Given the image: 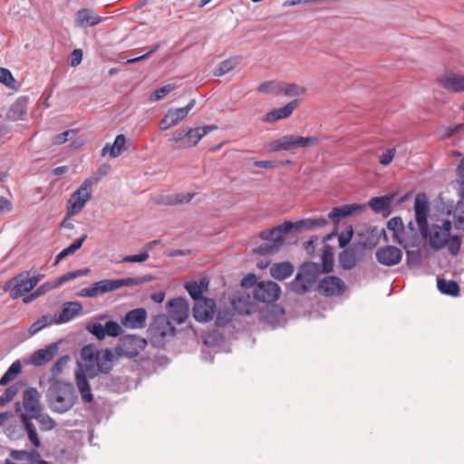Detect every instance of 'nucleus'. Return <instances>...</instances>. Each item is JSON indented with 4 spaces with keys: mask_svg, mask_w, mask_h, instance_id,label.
<instances>
[{
    "mask_svg": "<svg viewBox=\"0 0 464 464\" xmlns=\"http://www.w3.org/2000/svg\"><path fill=\"white\" fill-rule=\"evenodd\" d=\"M395 194H388L382 197L372 198L369 201V207L376 213H382L390 208Z\"/></svg>",
    "mask_w": 464,
    "mask_h": 464,
    "instance_id": "f704fd0d",
    "label": "nucleus"
},
{
    "mask_svg": "<svg viewBox=\"0 0 464 464\" xmlns=\"http://www.w3.org/2000/svg\"><path fill=\"white\" fill-rule=\"evenodd\" d=\"M438 289L444 295L451 296H457L459 293V285L456 281L438 279L437 281Z\"/></svg>",
    "mask_w": 464,
    "mask_h": 464,
    "instance_id": "a19ab883",
    "label": "nucleus"
},
{
    "mask_svg": "<svg viewBox=\"0 0 464 464\" xmlns=\"http://www.w3.org/2000/svg\"><path fill=\"white\" fill-rule=\"evenodd\" d=\"M125 143H126L125 135H123V134L117 135L115 138V140L111 146L106 145L102 149V155L109 153L110 156L112 158H116V157L120 156L124 149Z\"/></svg>",
    "mask_w": 464,
    "mask_h": 464,
    "instance_id": "e433bc0d",
    "label": "nucleus"
},
{
    "mask_svg": "<svg viewBox=\"0 0 464 464\" xmlns=\"http://www.w3.org/2000/svg\"><path fill=\"white\" fill-rule=\"evenodd\" d=\"M15 411L19 413L20 420L25 430L30 442L34 448L41 447L36 428L32 422V416L43 411L41 394L36 388L29 387L23 392L22 401L15 403Z\"/></svg>",
    "mask_w": 464,
    "mask_h": 464,
    "instance_id": "f03ea898",
    "label": "nucleus"
},
{
    "mask_svg": "<svg viewBox=\"0 0 464 464\" xmlns=\"http://www.w3.org/2000/svg\"><path fill=\"white\" fill-rule=\"evenodd\" d=\"M327 224L325 218H307L296 222L285 221L283 224L272 228L271 230L262 231L260 237L266 241L258 246L256 253L261 255L272 254L285 244L284 235L292 230L301 231L302 229H312L318 227H324Z\"/></svg>",
    "mask_w": 464,
    "mask_h": 464,
    "instance_id": "f257e3e1",
    "label": "nucleus"
},
{
    "mask_svg": "<svg viewBox=\"0 0 464 464\" xmlns=\"http://www.w3.org/2000/svg\"><path fill=\"white\" fill-rule=\"evenodd\" d=\"M216 312V303L213 299H200L194 304L193 316L198 322H208L213 319Z\"/></svg>",
    "mask_w": 464,
    "mask_h": 464,
    "instance_id": "2eb2a0df",
    "label": "nucleus"
},
{
    "mask_svg": "<svg viewBox=\"0 0 464 464\" xmlns=\"http://www.w3.org/2000/svg\"><path fill=\"white\" fill-rule=\"evenodd\" d=\"M86 375L88 374L85 372H83V369L79 368L75 372V381L82 400L84 402L90 403L92 401L93 396L92 393L91 386L87 381Z\"/></svg>",
    "mask_w": 464,
    "mask_h": 464,
    "instance_id": "cd10ccee",
    "label": "nucleus"
},
{
    "mask_svg": "<svg viewBox=\"0 0 464 464\" xmlns=\"http://www.w3.org/2000/svg\"><path fill=\"white\" fill-rule=\"evenodd\" d=\"M208 280L207 278L200 279L199 283L193 281L188 282L185 285V288L191 296V298L197 303L200 299H205L202 296L203 293L208 290Z\"/></svg>",
    "mask_w": 464,
    "mask_h": 464,
    "instance_id": "2f4dec72",
    "label": "nucleus"
},
{
    "mask_svg": "<svg viewBox=\"0 0 464 464\" xmlns=\"http://www.w3.org/2000/svg\"><path fill=\"white\" fill-rule=\"evenodd\" d=\"M168 314L177 324H182L189 314V305L186 299L178 297L168 302Z\"/></svg>",
    "mask_w": 464,
    "mask_h": 464,
    "instance_id": "4468645a",
    "label": "nucleus"
},
{
    "mask_svg": "<svg viewBox=\"0 0 464 464\" xmlns=\"http://www.w3.org/2000/svg\"><path fill=\"white\" fill-rule=\"evenodd\" d=\"M82 60V51L81 49H75L71 54V65L75 67L81 63Z\"/></svg>",
    "mask_w": 464,
    "mask_h": 464,
    "instance_id": "0e129e2a",
    "label": "nucleus"
},
{
    "mask_svg": "<svg viewBox=\"0 0 464 464\" xmlns=\"http://www.w3.org/2000/svg\"><path fill=\"white\" fill-rule=\"evenodd\" d=\"M451 228L452 223L450 220H444L441 226L432 225L429 227L426 238L431 248L440 250L447 246L451 255H458L461 247V237L450 236Z\"/></svg>",
    "mask_w": 464,
    "mask_h": 464,
    "instance_id": "7ed1b4c3",
    "label": "nucleus"
},
{
    "mask_svg": "<svg viewBox=\"0 0 464 464\" xmlns=\"http://www.w3.org/2000/svg\"><path fill=\"white\" fill-rule=\"evenodd\" d=\"M69 360H70V357L68 355L60 357L51 368L52 375L53 377L59 376L63 372V371L64 367L66 366V364L68 363Z\"/></svg>",
    "mask_w": 464,
    "mask_h": 464,
    "instance_id": "864d4df0",
    "label": "nucleus"
},
{
    "mask_svg": "<svg viewBox=\"0 0 464 464\" xmlns=\"http://www.w3.org/2000/svg\"><path fill=\"white\" fill-rule=\"evenodd\" d=\"M297 106V100L291 101L285 106L274 109L266 113L262 118V121L265 123H274L277 121L287 119L292 115Z\"/></svg>",
    "mask_w": 464,
    "mask_h": 464,
    "instance_id": "aec40b11",
    "label": "nucleus"
},
{
    "mask_svg": "<svg viewBox=\"0 0 464 464\" xmlns=\"http://www.w3.org/2000/svg\"><path fill=\"white\" fill-rule=\"evenodd\" d=\"M101 353L92 345H86L81 351V357L83 362L82 365L79 368H82L90 377L95 376V363L99 361Z\"/></svg>",
    "mask_w": 464,
    "mask_h": 464,
    "instance_id": "6ab92c4d",
    "label": "nucleus"
},
{
    "mask_svg": "<svg viewBox=\"0 0 464 464\" xmlns=\"http://www.w3.org/2000/svg\"><path fill=\"white\" fill-rule=\"evenodd\" d=\"M22 366L19 361L14 362L8 370L5 372V374L0 379V385L5 386L11 381L14 380L17 375L21 372Z\"/></svg>",
    "mask_w": 464,
    "mask_h": 464,
    "instance_id": "37998d69",
    "label": "nucleus"
},
{
    "mask_svg": "<svg viewBox=\"0 0 464 464\" xmlns=\"http://www.w3.org/2000/svg\"><path fill=\"white\" fill-rule=\"evenodd\" d=\"M20 390V384L14 383L9 386L5 392L0 396V405L5 406L14 400Z\"/></svg>",
    "mask_w": 464,
    "mask_h": 464,
    "instance_id": "49530a36",
    "label": "nucleus"
},
{
    "mask_svg": "<svg viewBox=\"0 0 464 464\" xmlns=\"http://www.w3.org/2000/svg\"><path fill=\"white\" fill-rule=\"evenodd\" d=\"M419 242H409L406 240L401 245L406 250V259L409 266H418L421 263V253L419 248L411 249V247H418Z\"/></svg>",
    "mask_w": 464,
    "mask_h": 464,
    "instance_id": "72a5a7b5",
    "label": "nucleus"
},
{
    "mask_svg": "<svg viewBox=\"0 0 464 464\" xmlns=\"http://www.w3.org/2000/svg\"><path fill=\"white\" fill-rule=\"evenodd\" d=\"M35 420L38 422L40 430L43 431L52 430L56 426L55 420L47 413H44L43 411H39L34 416H32V420Z\"/></svg>",
    "mask_w": 464,
    "mask_h": 464,
    "instance_id": "79ce46f5",
    "label": "nucleus"
},
{
    "mask_svg": "<svg viewBox=\"0 0 464 464\" xmlns=\"http://www.w3.org/2000/svg\"><path fill=\"white\" fill-rule=\"evenodd\" d=\"M58 353V343H53L43 349L35 351L30 359L34 366H41L49 362Z\"/></svg>",
    "mask_w": 464,
    "mask_h": 464,
    "instance_id": "4be33fe9",
    "label": "nucleus"
},
{
    "mask_svg": "<svg viewBox=\"0 0 464 464\" xmlns=\"http://www.w3.org/2000/svg\"><path fill=\"white\" fill-rule=\"evenodd\" d=\"M321 274V264L314 262L304 264L290 284L291 290L298 295L308 292L314 286Z\"/></svg>",
    "mask_w": 464,
    "mask_h": 464,
    "instance_id": "423d86ee",
    "label": "nucleus"
},
{
    "mask_svg": "<svg viewBox=\"0 0 464 464\" xmlns=\"http://www.w3.org/2000/svg\"><path fill=\"white\" fill-rule=\"evenodd\" d=\"M415 220L418 224L420 232L423 237H427L428 233V215L429 204L425 196L417 195L414 200Z\"/></svg>",
    "mask_w": 464,
    "mask_h": 464,
    "instance_id": "ddd939ff",
    "label": "nucleus"
},
{
    "mask_svg": "<svg viewBox=\"0 0 464 464\" xmlns=\"http://www.w3.org/2000/svg\"><path fill=\"white\" fill-rule=\"evenodd\" d=\"M396 154V149H388L384 153L379 157V162L382 166H388L392 163Z\"/></svg>",
    "mask_w": 464,
    "mask_h": 464,
    "instance_id": "6e6d98bb",
    "label": "nucleus"
},
{
    "mask_svg": "<svg viewBox=\"0 0 464 464\" xmlns=\"http://www.w3.org/2000/svg\"><path fill=\"white\" fill-rule=\"evenodd\" d=\"M376 259L386 266H392L399 264L402 258V252L400 248L393 246L380 247L376 251Z\"/></svg>",
    "mask_w": 464,
    "mask_h": 464,
    "instance_id": "f3484780",
    "label": "nucleus"
},
{
    "mask_svg": "<svg viewBox=\"0 0 464 464\" xmlns=\"http://www.w3.org/2000/svg\"><path fill=\"white\" fill-rule=\"evenodd\" d=\"M103 18L90 8H82L77 11L75 23L78 26H94L100 24Z\"/></svg>",
    "mask_w": 464,
    "mask_h": 464,
    "instance_id": "a878e982",
    "label": "nucleus"
},
{
    "mask_svg": "<svg viewBox=\"0 0 464 464\" xmlns=\"http://www.w3.org/2000/svg\"><path fill=\"white\" fill-rule=\"evenodd\" d=\"M293 273L294 266L289 262L276 263L270 268L271 276L280 281L291 276Z\"/></svg>",
    "mask_w": 464,
    "mask_h": 464,
    "instance_id": "473e14b6",
    "label": "nucleus"
},
{
    "mask_svg": "<svg viewBox=\"0 0 464 464\" xmlns=\"http://www.w3.org/2000/svg\"><path fill=\"white\" fill-rule=\"evenodd\" d=\"M54 323L53 319H52L48 315H43L40 319L35 321L29 328V333L31 335L37 334L39 331L44 329L45 326L52 324Z\"/></svg>",
    "mask_w": 464,
    "mask_h": 464,
    "instance_id": "09e8293b",
    "label": "nucleus"
},
{
    "mask_svg": "<svg viewBox=\"0 0 464 464\" xmlns=\"http://www.w3.org/2000/svg\"><path fill=\"white\" fill-rule=\"evenodd\" d=\"M150 276H138L116 279L117 290L121 287H130L142 285L150 281Z\"/></svg>",
    "mask_w": 464,
    "mask_h": 464,
    "instance_id": "a18cd8bd",
    "label": "nucleus"
},
{
    "mask_svg": "<svg viewBox=\"0 0 464 464\" xmlns=\"http://www.w3.org/2000/svg\"><path fill=\"white\" fill-rule=\"evenodd\" d=\"M11 457L14 460L16 461H29L26 450H13L11 453Z\"/></svg>",
    "mask_w": 464,
    "mask_h": 464,
    "instance_id": "69168bd1",
    "label": "nucleus"
},
{
    "mask_svg": "<svg viewBox=\"0 0 464 464\" xmlns=\"http://www.w3.org/2000/svg\"><path fill=\"white\" fill-rule=\"evenodd\" d=\"M96 180L93 178L85 179L81 187L72 193L67 204L68 216H74L82 210L87 201L91 198L92 187Z\"/></svg>",
    "mask_w": 464,
    "mask_h": 464,
    "instance_id": "0eeeda50",
    "label": "nucleus"
},
{
    "mask_svg": "<svg viewBox=\"0 0 464 464\" xmlns=\"http://www.w3.org/2000/svg\"><path fill=\"white\" fill-rule=\"evenodd\" d=\"M147 346V341L139 335H125L121 338L115 352L119 356L134 358Z\"/></svg>",
    "mask_w": 464,
    "mask_h": 464,
    "instance_id": "6e6552de",
    "label": "nucleus"
},
{
    "mask_svg": "<svg viewBox=\"0 0 464 464\" xmlns=\"http://www.w3.org/2000/svg\"><path fill=\"white\" fill-rule=\"evenodd\" d=\"M187 116L186 111H183L182 108L170 109L160 121V129L161 130H167L178 125Z\"/></svg>",
    "mask_w": 464,
    "mask_h": 464,
    "instance_id": "bb28decb",
    "label": "nucleus"
},
{
    "mask_svg": "<svg viewBox=\"0 0 464 464\" xmlns=\"http://www.w3.org/2000/svg\"><path fill=\"white\" fill-rule=\"evenodd\" d=\"M148 331L150 338L159 342L175 334V328L166 315L156 316Z\"/></svg>",
    "mask_w": 464,
    "mask_h": 464,
    "instance_id": "9d476101",
    "label": "nucleus"
},
{
    "mask_svg": "<svg viewBox=\"0 0 464 464\" xmlns=\"http://www.w3.org/2000/svg\"><path fill=\"white\" fill-rule=\"evenodd\" d=\"M256 282V277L254 274H248L241 280V286L242 287H250L253 286Z\"/></svg>",
    "mask_w": 464,
    "mask_h": 464,
    "instance_id": "338daca9",
    "label": "nucleus"
},
{
    "mask_svg": "<svg viewBox=\"0 0 464 464\" xmlns=\"http://www.w3.org/2000/svg\"><path fill=\"white\" fill-rule=\"evenodd\" d=\"M216 126H206L203 128L188 129L186 130L187 138L181 148H189L196 146L200 140L208 133L209 130H215Z\"/></svg>",
    "mask_w": 464,
    "mask_h": 464,
    "instance_id": "c756f323",
    "label": "nucleus"
},
{
    "mask_svg": "<svg viewBox=\"0 0 464 464\" xmlns=\"http://www.w3.org/2000/svg\"><path fill=\"white\" fill-rule=\"evenodd\" d=\"M147 312L144 308H136L128 312L121 320V325L129 329L144 327Z\"/></svg>",
    "mask_w": 464,
    "mask_h": 464,
    "instance_id": "412c9836",
    "label": "nucleus"
},
{
    "mask_svg": "<svg viewBox=\"0 0 464 464\" xmlns=\"http://www.w3.org/2000/svg\"><path fill=\"white\" fill-rule=\"evenodd\" d=\"M320 141V139L316 136L303 137L287 134L271 140L266 148L269 152L292 151L297 148L315 147Z\"/></svg>",
    "mask_w": 464,
    "mask_h": 464,
    "instance_id": "39448f33",
    "label": "nucleus"
},
{
    "mask_svg": "<svg viewBox=\"0 0 464 464\" xmlns=\"http://www.w3.org/2000/svg\"><path fill=\"white\" fill-rule=\"evenodd\" d=\"M76 401V394L71 383L53 382L49 388L48 403L50 409L57 413L68 411Z\"/></svg>",
    "mask_w": 464,
    "mask_h": 464,
    "instance_id": "20e7f679",
    "label": "nucleus"
},
{
    "mask_svg": "<svg viewBox=\"0 0 464 464\" xmlns=\"http://www.w3.org/2000/svg\"><path fill=\"white\" fill-rule=\"evenodd\" d=\"M439 84L452 92H464V75L453 72H446L438 78Z\"/></svg>",
    "mask_w": 464,
    "mask_h": 464,
    "instance_id": "a211bd4d",
    "label": "nucleus"
},
{
    "mask_svg": "<svg viewBox=\"0 0 464 464\" xmlns=\"http://www.w3.org/2000/svg\"><path fill=\"white\" fill-rule=\"evenodd\" d=\"M454 226L457 229L464 230V209L461 211L457 210V213L454 215Z\"/></svg>",
    "mask_w": 464,
    "mask_h": 464,
    "instance_id": "680f3d73",
    "label": "nucleus"
},
{
    "mask_svg": "<svg viewBox=\"0 0 464 464\" xmlns=\"http://www.w3.org/2000/svg\"><path fill=\"white\" fill-rule=\"evenodd\" d=\"M59 287L56 280L49 281L40 285L36 290V295L41 296L45 293Z\"/></svg>",
    "mask_w": 464,
    "mask_h": 464,
    "instance_id": "13d9d810",
    "label": "nucleus"
},
{
    "mask_svg": "<svg viewBox=\"0 0 464 464\" xmlns=\"http://www.w3.org/2000/svg\"><path fill=\"white\" fill-rule=\"evenodd\" d=\"M323 265L322 266V273H329L333 270L334 267V256L331 249L326 246L324 250L322 256Z\"/></svg>",
    "mask_w": 464,
    "mask_h": 464,
    "instance_id": "8fccbe9b",
    "label": "nucleus"
},
{
    "mask_svg": "<svg viewBox=\"0 0 464 464\" xmlns=\"http://www.w3.org/2000/svg\"><path fill=\"white\" fill-rule=\"evenodd\" d=\"M149 258L148 252H142L138 255L127 256L122 259L124 263H141Z\"/></svg>",
    "mask_w": 464,
    "mask_h": 464,
    "instance_id": "bf43d9fd",
    "label": "nucleus"
},
{
    "mask_svg": "<svg viewBox=\"0 0 464 464\" xmlns=\"http://www.w3.org/2000/svg\"><path fill=\"white\" fill-rule=\"evenodd\" d=\"M121 324L110 320L107 321L104 324L95 322H90L86 325V330L94 335L98 340L102 341L105 339V337H119L121 336L124 331Z\"/></svg>",
    "mask_w": 464,
    "mask_h": 464,
    "instance_id": "1a4fd4ad",
    "label": "nucleus"
},
{
    "mask_svg": "<svg viewBox=\"0 0 464 464\" xmlns=\"http://www.w3.org/2000/svg\"><path fill=\"white\" fill-rule=\"evenodd\" d=\"M253 294L257 301L270 304L279 298L281 288L273 281H263L256 285Z\"/></svg>",
    "mask_w": 464,
    "mask_h": 464,
    "instance_id": "9b49d317",
    "label": "nucleus"
},
{
    "mask_svg": "<svg viewBox=\"0 0 464 464\" xmlns=\"http://www.w3.org/2000/svg\"><path fill=\"white\" fill-rule=\"evenodd\" d=\"M113 357L112 352L106 349L102 354L100 355L99 361L95 363V375L99 372L109 373L111 370Z\"/></svg>",
    "mask_w": 464,
    "mask_h": 464,
    "instance_id": "c9c22d12",
    "label": "nucleus"
},
{
    "mask_svg": "<svg viewBox=\"0 0 464 464\" xmlns=\"http://www.w3.org/2000/svg\"><path fill=\"white\" fill-rule=\"evenodd\" d=\"M408 229L410 230V235L408 236V233L404 236L405 237H408L409 242H420L419 235L414 227L413 222L410 221L408 224Z\"/></svg>",
    "mask_w": 464,
    "mask_h": 464,
    "instance_id": "e2e57ef3",
    "label": "nucleus"
},
{
    "mask_svg": "<svg viewBox=\"0 0 464 464\" xmlns=\"http://www.w3.org/2000/svg\"><path fill=\"white\" fill-rule=\"evenodd\" d=\"M241 62L240 56H232L220 63L219 66L215 70V76H222L233 69H235Z\"/></svg>",
    "mask_w": 464,
    "mask_h": 464,
    "instance_id": "ea45409f",
    "label": "nucleus"
},
{
    "mask_svg": "<svg viewBox=\"0 0 464 464\" xmlns=\"http://www.w3.org/2000/svg\"><path fill=\"white\" fill-rule=\"evenodd\" d=\"M231 304L234 309L240 314H250L255 309L256 305L251 301L249 295L245 293H237L232 297Z\"/></svg>",
    "mask_w": 464,
    "mask_h": 464,
    "instance_id": "b1692460",
    "label": "nucleus"
},
{
    "mask_svg": "<svg viewBox=\"0 0 464 464\" xmlns=\"http://www.w3.org/2000/svg\"><path fill=\"white\" fill-rule=\"evenodd\" d=\"M11 283H14L13 287V298H17L32 291L35 285L31 277L20 274L15 276Z\"/></svg>",
    "mask_w": 464,
    "mask_h": 464,
    "instance_id": "c85d7f7f",
    "label": "nucleus"
},
{
    "mask_svg": "<svg viewBox=\"0 0 464 464\" xmlns=\"http://www.w3.org/2000/svg\"><path fill=\"white\" fill-rule=\"evenodd\" d=\"M366 208L362 204H347L334 208L328 214V218L334 222H339L342 218L360 213Z\"/></svg>",
    "mask_w": 464,
    "mask_h": 464,
    "instance_id": "5701e85b",
    "label": "nucleus"
},
{
    "mask_svg": "<svg viewBox=\"0 0 464 464\" xmlns=\"http://www.w3.org/2000/svg\"><path fill=\"white\" fill-rule=\"evenodd\" d=\"M0 82L10 89H16V80L8 69L0 67Z\"/></svg>",
    "mask_w": 464,
    "mask_h": 464,
    "instance_id": "3c124183",
    "label": "nucleus"
},
{
    "mask_svg": "<svg viewBox=\"0 0 464 464\" xmlns=\"http://www.w3.org/2000/svg\"><path fill=\"white\" fill-rule=\"evenodd\" d=\"M306 88L295 83L281 82V90L279 96L294 97L305 94Z\"/></svg>",
    "mask_w": 464,
    "mask_h": 464,
    "instance_id": "58836bf2",
    "label": "nucleus"
},
{
    "mask_svg": "<svg viewBox=\"0 0 464 464\" xmlns=\"http://www.w3.org/2000/svg\"><path fill=\"white\" fill-rule=\"evenodd\" d=\"M176 89L175 83L166 84L159 89H157L153 93H151L149 97L150 102H156L163 99L167 94L171 92Z\"/></svg>",
    "mask_w": 464,
    "mask_h": 464,
    "instance_id": "de8ad7c7",
    "label": "nucleus"
},
{
    "mask_svg": "<svg viewBox=\"0 0 464 464\" xmlns=\"http://www.w3.org/2000/svg\"><path fill=\"white\" fill-rule=\"evenodd\" d=\"M117 290L116 279H103L92 284L90 287L81 290L79 295L82 297H96L109 292Z\"/></svg>",
    "mask_w": 464,
    "mask_h": 464,
    "instance_id": "dca6fc26",
    "label": "nucleus"
},
{
    "mask_svg": "<svg viewBox=\"0 0 464 464\" xmlns=\"http://www.w3.org/2000/svg\"><path fill=\"white\" fill-rule=\"evenodd\" d=\"M464 128V123L457 124L453 127H450L447 131L443 134L442 139H448L452 135L458 133L460 130Z\"/></svg>",
    "mask_w": 464,
    "mask_h": 464,
    "instance_id": "774afa93",
    "label": "nucleus"
},
{
    "mask_svg": "<svg viewBox=\"0 0 464 464\" xmlns=\"http://www.w3.org/2000/svg\"><path fill=\"white\" fill-rule=\"evenodd\" d=\"M88 272H89L88 268L80 269V270H76V271H72V272H68V273L61 276L60 277H58L55 280H56L58 285L60 286L61 285H63V283H65L67 281H70V280H72V279L77 278L79 276H82L87 275Z\"/></svg>",
    "mask_w": 464,
    "mask_h": 464,
    "instance_id": "603ef678",
    "label": "nucleus"
},
{
    "mask_svg": "<svg viewBox=\"0 0 464 464\" xmlns=\"http://www.w3.org/2000/svg\"><path fill=\"white\" fill-rule=\"evenodd\" d=\"M82 310L79 302L64 303L61 312L53 319L55 324L67 323L77 316Z\"/></svg>",
    "mask_w": 464,
    "mask_h": 464,
    "instance_id": "393cba45",
    "label": "nucleus"
},
{
    "mask_svg": "<svg viewBox=\"0 0 464 464\" xmlns=\"http://www.w3.org/2000/svg\"><path fill=\"white\" fill-rule=\"evenodd\" d=\"M194 193L176 194L171 200L172 204L188 203L194 197Z\"/></svg>",
    "mask_w": 464,
    "mask_h": 464,
    "instance_id": "052dcab7",
    "label": "nucleus"
},
{
    "mask_svg": "<svg viewBox=\"0 0 464 464\" xmlns=\"http://www.w3.org/2000/svg\"><path fill=\"white\" fill-rule=\"evenodd\" d=\"M77 133L76 130H67L60 134L53 137V143L56 145H62L75 137Z\"/></svg>",
    "mask_w": 464,
    "mask_h": 464,
    "instance_id": "5fc2aeb1",
    "label": "nucleus"
},
{
    "mask_svg": "<svg viewBox=\"0 0 464 464\" xmlns=\"http://www.w3.org/2000/svg\"><path fill=\"white\" fill-rule=\"evenodd\" d=\"M387 227L389 230L392 231L393 242L403 245V243L409 239L404 237L407 233L404 230L403 222L400 217L391 218L387 223Z\"/></svg>",
    "mask_w": 464,
    "mask_h": 464,
    "instance_id": "7c9ffc66",
    "label": "nucleus"
},
{
    "mask_svg": "<svg viewBox=\"0 0 464 464\" xmlns=\"http://www.w3.org/2000/svg\"><path fill=\"white\" fill-rule=\"evenodd\" d=\"M87 238V235H83L81 238L76 239L72 245H70L68 247L63 249L64 254L66 256L72 255L75 253L78 249H80Z\"/></svg>",
    "mask_w": 464,
    "mask_h": 464,
    "instance_id": "4d7b16f0",
    "label": "nucleus"
},
{
    "mask_svg": "<svg viewBox=\"0 0 464 464\" xmlns=\"http://www.w3.org/2000/svg\"><path fill=\"white\" fill-rule=\"evenodd\" d=\"M281 90V81L264 82L257 87L260 93L273 94L279 96Z\"/></svg>",
    "mask_w": 464,
    "mask_h": 464,
    "instance_id": "c03bdc74",
    "label": "nucleus"
},
{
    "mask_svg": "<svg viewBox=\"0 0 464 464\" xmlns=\"http://www.w3.org/2000/svg\"><path fill=\"white\" fill-rule=\"evenodd\" d=\"M317 290L326 297L340 296L345 292L346 285L340 277L328 276L319 282Z\"/></svg>",
    "mask_w": 464,
    "mask_h": 464,
    "instance_id": "f8f14e48",
    "label": "nucleus"
},
{
    "mask_svg": "<svg viewBox=\"0 0 464 464\" xmlns=\"http://www.w3.org/2000/svg\"><path fill=\"white\" fill-rule=\"evenodd\" d=\"M339 262L342 267L346 270L353 268L358 262L355 250L353 248L343 250L339 256Z\"/></svg>",
    "mask_w": 464,
    "mask_h": 464,
    "instance_id": "4c0bfd02",
    "label": "nucleus"
}]
</instances>
